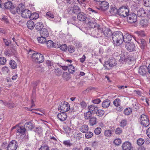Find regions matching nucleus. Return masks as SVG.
<instances>
[{"instance_id": "1", "label": "nucleus", "mask_w": 150, "mask_h": 150, "mask_svg": "<svg viewBox=\"0 0 150 150\" xmlns=\"http://www.w3.org/2000/svg\"><path fill=\"white\" fill-rule=\"evenodd\" d=\"M123 34L121 32L117 31L112 34V38L114 44L117 45L121 44L123 42Z\"/></svg>"}, {"instance_id": "2", "label": "nucleus", "mask_w": 150, "mask_h": 150, "mask_svg": "<svg viewBox=\"0 0 150 150\" xmlns=\"http://www.w3.org/2000/svg\"><path fill=\"white\" fill-rule=\"evenodd\" d=\"M32 53V59L33 61L40 63L42 62L44 60V57L43 55L38 53L35 52Z\"/></svg>"}, {"instance_id": "3", "label": "nucleus", "mask_w": 150, "mask_h": 150, "mask_svg": "<svg viewBox=\"0 0 150 150\" xmlns=\"http://www.w3.org/2000/svg\"><path fill=\"white\" fill-rule=\"evenodd\" d=\"M81 11L80 8L77 5H74L69 6L67 9L68 13L71 15H76L79 12Z\"/></svg>"}, {"instance_id": "4", "label": "nucleus", "mask_w": 150, "mask_h": 150, "mask_svg": "<svg viewBox=\"0 0 150 150\" xmlns=\"http://www.w3.org/2000/svg\"><path fill=\"white\" fill-rule=\"evenodd\" d=\"M139 122L141 125L145 127L149 125V121L148 116L144 114L141 115L140 118Z\"/></svg>"}, {"instance_id": "5", "label": "nucleus", "mask_w": 150, "mask_h": 150, "mask_svg": "<svg viewBox=\"0 0 150 150\" xmlns=\"http://www.w3.org/2000/svg\"><path fill=\"white\" fill-rule=\"evenodd\" d=\"M70 109V106L67 102L63 101L62 102L61 105L58 108V110L62 112H65L68 111Z\"/></svg>"}, {"instance_id": "6", "label": "nucleus", "mask_w": 150, "mask_h": 150, "mask_svg": "<svg viewBox=\"0 0 150 150\" xmlns=\"http://www.w3.org/2000/svg\"><path fill=\"white\" fill-rule=\"evenodd\" d=\"M117 64L116 60L114 58H111L105 62L104 64V67L107 69H109L110 67H112L115 66Z\"/></svg>"}, {"instance_id": "7", "label": "nucleus", "mask_w": 150, "mask_h": 150, "mask_svg": "<svg viewBox=\"0 0 150 150\" xmlns=\"http://www.w3.org/2000/svg\"><path fill=\"white\" fill-rule=\"evenodd\" d=\"M129 11L128 9L125 6H122L118 9V14L121 16L125 17L128 16Z\"/></svg>"}, {"instance_id": "8", "label": "nucleus", "mask_w": 150, "mask_h": 150, "mask_svg": "<svg viewBox=\"0 0 150 150\" xmlns=\"http://www.w3.org/2000/svg\"><path fill=\"white\" fill-rule=\"evenodd\" d=\"M18 147L17 142L15 140L11 141L7 146V150H16Z\"/></svg>"}, {"instance_id": "9", "label": "nucleus", "mask_w": 150, "mask_h": 150, "mask_svg": "<svg viewBox=\"0 0 150 150\" xmlns=\"http://www.w3.org/2000/svg\"><path fill=\"white\" fill-rule=\"evenodd\" d=\"M137 20V16L134 13L128 15L127 20L130 23H132L136 22Z\"/></svg>"}, {"instance_id": "10", "label": "nucleus", "mask_w": 150, "mask_h": 150, "mask_svg": "<svg viewBox=\"0 0 150 150\" xmlns=\"http://www.w3.org/2000/svg\"><path fill=\"white\" fill-rule=\"evenodd\" d=\"M122 148L123 150H133L131 143L128 141L125 142L123 143Z\"/></svg>"}, {"instance_id": "11", "label": "nucleus", "mask_w": 150, "mask_h": 150, "mask_svg": "<svg viewBox=\"0 0 150 150\" xmlns=\"http://www.w3.org/2000/svg\"><path fill=\"white\" fill-rule=\"evenodd\" d=\"M147 11L143 8H140L137 11V16L139 17H145L147 15Z\"/></svg>"}, {"instance_id": "12", "label": "nucleus", "mask_w": 150, "mask_h": 150, "mask_svg": "<svg viewBox=\"0 0 150 150\" xmlns=\"http://www.w3.org/2000/svg\"><path fill=\"white\" fill-rule=\"evenodd\" d=\"M102 30L103 31V36L109 38L112 35V33L110 29L105 27H103V30Z\"/></svg>"}, {"instance_id": "13", "label": "nucleus", "mask_w": 150, "mask_h": 150, "mask_svg": "<svg viewBox=\"0 0 150 150\" xmlns=\"http://www.w3.org/2000/svg\"><path fill=\"white\" fill-rule=\"evenodd\" d=\"M125 47L128 51L132 52L135 50L136 46L134 44L131 42L127 43L125 45Z\"/></svg>"}, {"instance_id": "14", "label": "nucleus", "mask_w": 150, "mask_h": 150, "mask_svg": "<svg viewBox=\"0 0 150 150\" xmlns=\"http://www.w3.org/2000/svg\"><path fill=\"white\" fill-rule=\"evenodd\" d=\"M77 14V18L79 21H83L87 18V15L85 13L80 11V12H79Z\"/></svg>"}, {"instance_id": "15", "label": "nucleus", "mask_w": 150, "mask_h": 150, "mask_svg": "<svg viewBox=\"0 0 150 150\" xmlns=\"http://www.w3.org/2000/svg\"><path fill=\"white\" fill-rule=\"evenodd\" d=\"M99 5L101 9L103 11H105L109 7V3L107 1L100 3Z\"/></svg>"}, {"instance_id": "16", "label": "nucleus", "mask_w": 150, "mask_h": 150, "mask_svg": "<svg viewBox=\"0 0 150 150\" xmlns=\"http://www.w3.org/2000/svg\"><path fill=\"white\" fill-rule=\"evenodd\" d=\"M31 12L28 9H24L21 13V16L25 18H30Z\"/></svg>"}, {"instance_id": "17", "label": "nucleus", "mask_w": 150, "mask_h": 150, "mask_svg": "<svg viewBox=\"0 0 150 150\" xmlns=\"http://www.w3.org/2000/svg\"><path fill=\"white\" fill-rule=\"evenodd\" d=\"M137 42L140 45L141 49L143 50L144 49L146 45V42L144 40L142 39H140L138 40Z\"/></svg>"}, {"instance_id": "18", "label": "nucleus", "mask_w": 150, "mask_h": 150, "mask_svg": "<svg viewBox=\"0 0 150 150\" xmlns=\"http://www.w3.org/2000/svg\"><path fill=\"white\" fill-rule=\"evenodd\" d=\"M123 56L121 57L120 59L121 61V62L122 61L127 62L128 60L131 61L130 57L129 56V55H127V53H123Z\"/></svg>"}, {"instance_id": "19", "label": "nucleus", "mask_w": 150, "mask_h": 150, "mask_svg": "<svg viewBox=\"0 0 150 150\" xmlns=\"http://www.w3.org/2000/svg\"><path fill=\"white\" fill-rule=\"evenodd\" d=\"M147 70V68L146 66H141L140 67L138 72L140 75L144 76L146 75Z\"/></svg>"}, {"instance_id": "20", "label": "nucleus", "mask_w": 150, "mask_h": 150, "mask_svg": "<svg viewBox=\"0 0 150 150\" xmlns=\"http://www.w3.org/2000/svg\"><path fill=\"white\" fill-rule=\"evenodd\" d=\"M41 36L45 37H47L49 35V32L48 29L46 28H43L40 30V32Z\"/></svg>"}, {"instance_id": "21", "label": "nucleus", "mask_w": 150, "mask_h": 150, "mask_svg": "<svg viewBox=\"0 0 150 150\" xmlns=\"http://www.w3.org/2000/svg\"><path fill=\"white\" fill-rule=\"evenodd\" d=\"M57 117L60 121H63L66 120L67 117V116L65 112H62L58 114Z\"/></svg>"}, {"instance_id": "22", "label": "nucleus", "mask_w": 150, "mask_h": 150, "mask_svg": "<svg viewBox=\"0 0 150 150\" xmlns=\"http://www.w3.org/2000/svg\"><path fill=\"white\" fill-rule=\"evenodd\" d=\"M88 109L89 111H90L92 113L95 114L98 109V107L94 105H91L89 106Z\"/></svg>"}, {"instance_id": "23", "label": "nucleus", "mask_w": 150, "mask_h": 150, "mask_svg": "<svg viewBox=\"0 0 150 150\" xmlns=\"http://www.w3.org/2000/svg\"><path fill=\"white\" fill-rule=\"evenodd\" d=\"M123 37V41L127 43H129V42L131 41L132 39V36L129 34H125Z\"/></svg>"}, {"instance_id": "24", "label": "nucleus", "mask_w": 150, "mask_h": 150, "mask_svg": "<svg viewBox=\"0 0 150 150\" xmlns=\"http://www.w3.org/2000/svg\"><path fill=\"white\" fill-rule=\"evenodd\" d=\"M118 10L115 8L114 5H111L109 12L112 15H114L117 13L118 14Z\"/></svg>"}, {"instance_id": "25", "label": "nucleus", "mask_w": 150, "mask_h": 150, "mask_svg": "<svg viewBox=\"0 0 150 150\" xmlns=\"http://www.w3.org/2000/svg\"><path fill=\"white\" fill-rule=\"evenodd\" d=\"M24 126L27 129L31 130L34 128L35 125L32 122H28L25 123Z\"/></svg>"}, {"instance_id": "26", "label": "nucleus", "mask_w": 150, "mask_h": 150, "mask_svg": "<svg viewBox=\"0 0 150 150\" xmlns=\"http://www.w3.org/2000/svg\"><path fill=\"white\" fill-rule=\"evenodd\" d=\"M35 28L38 31H40L43 28V24L42 22H37L35 25Z\"/></svg>"}, {"instance_id": "27", "label": "nucleus", "mask_w": 150, "mask_h": 150, "mask_svg": "<svg viewBox=\"0 0 150 150\" xmlns=\"http://www.w3.org/2000/svg\"><path fill=\"white\" fill-rule=\"evenodd\" d=\"M26 131L25 128L24 126H20L17 128V132L24 134L25 133Z\"/></svg>"}, {"instance_id": "28", "label": "nucleus", "mask_w": 150, "mask_h": 150, "mask_svg": "<svg viewBox=\"0 0 150 150\" xmlns=\"http://www.w3.org/2000/svg\"><path fill=\"white\" fill-rule=\"evenodd\" d=\"M9 64L10 66V67L13 69H16L17 67V63L13 60H10Z\"/></svg>"}, {"instance_id": "29", "label": "nucleus", "mask_w": 150, "mask_h": 150, "mask_svg": "<svg viewBox=\"0 0 150 150\" xmlns=\"http://www.w3.org/2000/svg\"><path fill=\"white\" fill-rule=\"evenodd\" d=\"M110 103L109 100L107 99L105 100L102 104V107L104 108H106L108 107L110 105Z\"/></svg>"}, {"instance_id": "30", "label": "nucleus", "mask_w": 150, "mask_h": 150, "mask_svg": "<svg viewBox=\"0 0 150 150\" xmlns=\"http://www.w3.org/2000/svg\"><path fill=\"white\" fill-rule=\"evenodd\" d=\"M27 25L28 28L29 29L32 30L34 28L35 25L33 21L30 20L27 22Z\"/></svg>"}, {"instance_id": "31", "label": "nucleus", "mask_w": 150, "mask_h": 150, "mask_svg": "<svg viewBox=\"0 0 150 150\" xmlns=\"http://www.w3.org/2000/svg\"><path fill=\"white\" fill-rule=\"evenodd\" d=\"M103 30V27L102 28H100L99 26L98 28V30L97 31V37H103V31L102 30Z\"/></svg>"}, {"instance_id": "32", "label": "nucleus", "mask_w": 150, "mask_h": 150, "mask_svg": "<svg viewBox=\"0 0 150 150\" xmlns=\"http://www.w3.org/2000/svg\"><path fill=\"white\" fill-rule=\"evenodd\" d=\"M24 6L22 4H20L16 8L17 13H22L23 11L24 10Z\"/></svg>"}, {"instance_id": "33", "label": "nucleus", "mask_w": 150, "mask_h": 150, "mask_svg": "<svg viewBox=\"0 0 150 150\" xmlns=\"http://www.w3.org/2000/svg\"><path fill=\"white\" fill-rule=\"evenodd\" d=\"M87 12L90 14H94L98 13V10L93 8H88L87 10Z\"/></svg>"}, {"instance_id": "34", "label": "nucleus", "mask_w": 150, "mask_h": 150, "mask_svg": "<svg viewBox=\"0 0 150 150\" xmlns=\"http://www.w3.org/2000/svg\"><path fill=\"white\" fill-rule=\"evenodd\" d=\"M113 131V129H112V128H111V130H105L104 134L106 137H110L111 136Z\"/></svg>"}, {"instance_id": "35", "label": "nucleus", "mask_w": 150, "mask_h": 150, "mask_svg": "<svg viewBox=\"0 0 150 150\" xmlns=\"http://www.w3.org/2000/svg\"><path fill=\"white\" fill-rule=\"evenodd\" d=\"M88 127L87 125H84L80 128V131L82 133H86L88 131Z\"/></svg>"}, {"instance_id": "36", "label": "nucleus", "mask_w": 150, "mask_h": 150, "mask_svg": "<svg viewBox=\"0 0 150 150\" xmlns=\"http://www.w3.org/2000/svg\"><path fill=\"white\" fill-rule=\"evenodd\" d=\"M38 40L39 43L43 44L46 42V39L45 37L41 36V37H38L37 38Z\"/></svg>"}, {"instance_id": "37", "label": "nucleus", "mask_w": 150, "mask_h": 150, "mask_svg": "<svg viewBox=\"0 0 150 150\" xmlns=\"http://www.w3.org/2000/svg\"><path fill=\"white\" fill-rule=\"evenodd\" d=\"M39 17V15L36 13H31L30 16V19L33 20H35L38 18Z\"/></svg>"}, {"instance_id": "38", "label": "nucleus", "mask_w": 150, "mask_h": 150, "mask_svg": "<svg viewBox=\"0 0 150 150\" xmlns=\"http://www.w3.org/2000/svg\"><path fill=\"white\" fill-rule=\"evenodd\" d=\"M68 65V71L70 73L73 74L75 71V67L71 64Z\"/></svg>"}, {"instance_id": "39", "label": "nucleus", "mask_w": 150, "mask_h": 150, "mask_svg": "<svg viewBox=\"0 0 150 150\" xmlns=\"http://www.w3.org/2000/svg\"><path fill=\"white\" fill-rule=\"evenodd\" d=\"M4 5L5 8L8 9H10L12 7H13V6L12 3L10 1L5 3Z\"/></svg>"}, {"instance_id": "40", "label": "nucleus", "mask_w": 150, "mask_h": 150, "mask_svg": "<svg viewBox=\"0 0 150 150\" xmlns=\"http://www.w3.org/2000/svg\"><path fill=\"white\" fill-rule=\"evenodd\" d=\"M148 24V21L146 19H143L141 20L140 22V24L143 27H146Z\"/></svg>"}, {"instance_id": "41", "label": "nucleus", "mask_w": 150, "mask_h": 150, "mask_svg": "<svg viewBox=\"0 0 150 150\" xmlns=\"http://www.w3.org/2000/svg\"><path fill=\"white\" fill-rule=\"evenodd\" d=\"M132 112V109L130 108H126L124 111V113L126 115H130Z\"/></svg>"}, {"instance_id": "42", "label": "nucleus", "mask_w": 150, "mask_h": 150, "mask_svg": "<svg viewBox=\"0 0 150 150\" xmlns=\"http://www.w3.org/2000/svg\"><path fill=\"white\" fill-rule=\"evenodd\" d=\"M127 120L126 119H122L120 122V126L124 127L126 126L127 124Z\"/></svg>"}, {"instance_id": "43", "label": "nucleus", "mask_w": 150, "mask_h": 150, "mask_svg": "<svg viewBox=\"0 0 150 150\" xmlns=\"http://www.w3.org/2000/svg\"><path fill=\"white\" fill-rule=\"evenodd\" d=\"M90 123L91 125L93 126L96 124V119L94 117H92L90 118L89 120Z\"/></svg>"}, {"instance_id": "44", "label": "nucleus", "mask_w": 150, "mask_h": 150, "mask_svg": "<svg viewBox=\"0 0 150 150\" xmlns=\"http://www.w3.org/2000/svg\"><path fill=\"white\" fill-rule=\"evenodd\" d=\"M85 118L86 119H88L90 118V117L92 115V113L90 111H88L86 113H84Z\"/></svg>"}, {"instance_id": "45", "label": "nucleus", "mask_w": 150, "mask_h": 150, "mask_svg": "<svg viewBox=\"0 0 150 150\" xmlns=\"http://www.w3.org/2000/svg\"><path fill=\"white\" fill-rule=\"evenodd\" d=\"M46 17L48 19H52L54 18V16L51 11H48L46 13Z\"/></svg>"}, {"instance_id": "46", "label": "nucleus", "mask_w": 150, "mask_h": 150, "mask_svg": "<svg viewBox=\"0 0 150 150\" xmlns=\"http://www.w3.org/2000/svg\"><path fill=\"white\" fill-rule=\"evenodd\" d=\"M39 150H49V147L47 144H42Z\"/></svg>"}, {"instance_id": "47", "label": "nucleus", "mask_w": 150, "mask_h": 150, "mask_svg": "<svg viewBox=\"0 0 150 150\" xmlns=\"http://www.w3.org/2000/svg\"><path fill=\"white\" fill-rule=\"evenodd\" d=\"M120 100L119 98H116L113 101L114 105L115 106H119L120 105Z\"/></svg>"}, {"instance_id": "48", "label": "nucleus", "mask_w": 150, "mask_h": 150, "mask_svg": "<svg viewBox=\"0 0 150 150\" xmlns=\"http://www.w3.org/2000/svg\"><path fill=\"white\" fill-rule=\"evenodd\" d=\"M144 142V140L143 139L141 138L139 139L137 141V144L139 146L143 145Z\"/></svg>"}, {"instance_id": "49", "label": "nucleus", "mask_w": 150, "mask_h": 150, "mask_svg": "<svg viewBox=\"0 0 150 150\" xmlns=\"http://www.w3.org/2000/svg\"><path fill=\"white\" fill-rule=\"evenodd\" d=\"M93 135V133L92 132H86L85 137L87 139H89L91 138Z\"/></svg>"}, {"instance_id": "50", "label": "nucleus", "mask_w": 150, "mask_h": 150, "mask_svg": "<svg viewBox=\"0 0 150 150\" xmlns=\"http://www.w3.org/2000/svg\"><path fill=\"white\" fill-rule=\"evenodd\" d=\"M6 62V59L4 57H0V64L1 65L5 64Z\"/></svg>"}, {"instance_id": "51", "label": "nucleus", "mask_w": 150, "mask_h": 150, "mask_svg": "<svg viewBox=\"0 0 150 150\" xmlns=\"http://www.w3.org/2000/svg\"><path fill=\"white\" fill-rule=\"evenodd\" d=\"M144 5L147 7H150V0H143Z\"/></svg>"}, {"instance_id": "52", "label": "nucleus", "mask_w": 150, "mask_h": 150, "mask_svg": "<svg viewBox=\"0 0 150 150\" xmlns=\"http://www.w3.org/2000/svg\"><path fill=\"white\" fill-rule=\"evenodd\" d=\"M104 113V111L101 110H97V111L96 112V113L97 115L99 116H102Z\"/></svg>"}, {"instance_id": "53", "label": "nucleus", "mask_w": 150, "mask_h": 150, "mask_svg": "<svg viewBox=\"0 0 150 150\" xmlns=\"http://www.w3.org/2000/svg\"><path fill=\"white\" fill-rule=\"evenodd\" d=\"M136 33L139 36L142 37H144L145 36V34L143 31L140 30L136 32Z\"/></svg>"}, {"instance_id": "54", "label": "nucleus", "mask_w": 150, "mask_h": 150, "mask_svg": "<svg viewBox=\"0 0 150 150\" xmlns=\"http://www.w3.org/2000/svg\"><path fill=\"white\" fill-rule=\"evenodd\" d=\"M68 51L70 53H72L75 51V47L72 45H70L68 48Z\"/></svg>"}, {"instance_id": "55", "label": "nucleus", "mask_w": 150, "mask_h": 150, "mask_svg": "<svg viewBox=\"0 0 150 150\" xmlns=\"http://www.w3.org/2000/svg\"><path fill=\"white\" fill-rule=\"evenodd\" d=\"M54 72L55 74L58 76H60L62 74L61 70L59 68L56 69L54 70Z\"/></svg>"}, {"instance_id": "56", "label": "nucleus", "mask_w": 150, "mask_h": 150, "mask_svg": "<svg viewBox=\"0 0 150 150\" xmlns=\"http://www.w3.org/2000/svg\"><path fill=\"white\" fill-rule=\"evenodd\" d=\"M46 44L48 47L50 48L53 46V42L51 40H48L46 42Z\"/></svg>"}, {"instance_id": "57", "label": "nucleus", "mask_w": 150, "mask_h": 150, "mask_svg": "<svg viewBox=\"0 0 150 150\" xmlns=\"http://www.w3.org/2000/svg\"><path fill=\"white\" fill-rule=\"evenodd\" d=\"M34 131L39 134H41L42 131L41 128L38 127H37L35 128L34 129Z\"/></svg>"}, {"instance_id": "58", "label": "nucleus", "mask_w": 150, "mask_h": 150, "mask_svg": "<svg viewBox=\"0 0 150 150\" xmlns=\"http://www.w3.org/2000/svg\"><path fill=\"white\" fill-rule=\"evenodd\" d=\"M121 141L120 139H116L114 141V143L116 145H119L121 143Z\"/></svg>"}, {"instance_id": "59", "label": "nucleus", "mask_w": 150, "mask_h": 150, "mask_svg": "<svg viewBox=\"0 0 150 150\" xmlns=\"http://www.w3.org/2000/svg\"><path fill=\"white\" fill-rule=\"evenodd\" d=\"M59 47L63 51H66L67 49V47L66 44H64L60 46Z\"/></svg>"}, {"instance_id": "60", "label": "nucleus", "mask_w": 150, "mask_h": 150, "mask_svg": "<svg viewBox=\"0 0 150 150\" xmlns=\"http://www.w3.org/2000/svg\"><path fill=\"white\" fill-rule=\"evenodd\" d=\"M101 129L100 127H97L94 130V132L95 134L98 135L101 132Z\"/></svg>"}, {"instance_id": "61", "label": "nucleus", "mask_w": 150, "mask_h": 150, "mask_svg": "<svg viewBox=\"0 0 150 150\" xmlns=\"http://www.w3.org/2000/svg\"><path fill=\"white\" fill-rule=\"evenodd\" d=\"M81 134L80 133H79L78 132H75L74 134V138L77 140H79L81 138L80 137L79 135Z\"/></svg>"}, {"instance_id": "62", "label": "nucleus", "mask_w": 150, "mask_h": 150, "mask_svg": "<svg viewBox=\"0 0 150 150\" xmlns=\"http://www.w3.org/2000/svg\"><path fill=\"white\" fill-rule=\"evenodd\" d=\"M63 143L65 145L67 146H70L72 145V144L70 143V141L69 140L64 141Z\"/></svg>"}, {"instance_id": "63", "label": "nucleus", "mask_w": 150, "mask_h": 150, "mask_svg": "<svg viewBox=\"0 0 150 150\" xmlns=\"http://www.w3.org/2000/svg\"><path fill=\"white\" fill-rule=\"evenodd\" d=\"M6 105L8 107L11 108L14 107L15 106V105L14 103L10 101L8 103H7Z\"/></svg>"}, {"instance_id": "64", "label": "nucleus", "mask_w": 150, "mask_h": 150, "mask_svg": "<svg viewBox=\"0 0 150 150\" xmlns=\"http://www.w3.org/2000/svg\"><path fill=\"white\" fill-rule=\"evenodd\" d=\"M79 4L85 7L86 4L84 3L86 1V0H77Z\"/></svg>"}]
</instances>
